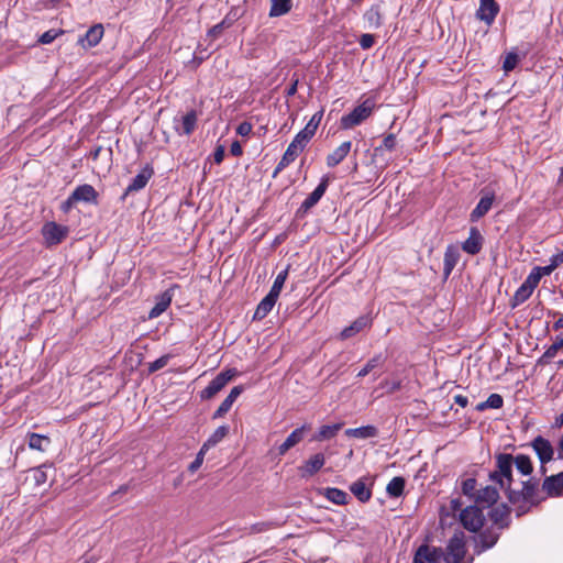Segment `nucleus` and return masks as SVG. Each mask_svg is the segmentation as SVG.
Listing matches in <instances>:
<instances>
[{"mask_svg":"<svg viewBox=\"0 0 563 563\" xmlns=\"http://www.w3.org/2000/svg\"><path fill=\"white\" fill-rule=\"evenodd\" d=\"M495 470L488 475L489 481L504 489L510 504L516 507L517 517L526 515L532 506L542 501L540 498L539 479L531 477L522 481L519 487L514 486V455L497 453L494 456Z\"/></svg>","mask_w":563,"mask_h":563,"instance_id":"obj_1","label":"nucleus"},{"mask_svg":"<svg viewBox=\"0 0 563 563\" xmlns=\"http://www.w3.org/2000/svg\"><path fill=\"white\" fill-rule=\"evenodd\" d=\"M375 101L367 98L361 104L356 106L351 112L341 118V126L343 129H352L366 120L375 109Z\"/></svg>","mask_w":563,"mask_h":563,"instance_id":"obj_2","label":"nucleus"},{"mask_svg":"<svg viewBox=\"0 0 563 563\" xmlns=\"http://www.w3.org/2000/svg\"><path fill=\"white\" fill-rule=\"evenodd\" d=\"M466 554L465 536L462 531L455 532L449 540L444 561L446 563H461Z\"/></svg>","mask_w":563,"mask_h":563,"instance_id":"obj_3","label":"nucleus"},{"mask_svg":"<svg viewBox=\"0 0 563 563\" xmlns=\"http://www.w3.org/2000/svg\"><path fill=\"white\" fill-rule=\"evenodd\" d=\"M395 146V143H380L378 146L373 148L371 152L369 143H363L364 151L366 152V156L364 163L367 165H374L377 168H383L389 157H386V153H390Z\"/></svg>","mask_w":563,"mask_h":563,"instance_id":"obj_4","label":"nucleus"},{"mask_svg":"<svg viewBox=\"0 0 563 563\" xmlns=\"http://www.w3.org/2000/svg\"><path fill=\"white\" fill-rule=\"evenodd\" d=\"M460 521L466 530L477 532L484 526L485 517L479 507L468 506L461 511Z\"/></svg>","mask_w":563,"mask_h":563,"instance_id":"obj_5","label":"nucleus"},{"mask_svg":"<svg viewBox=\"0 0 563 563\" xmlns=\"http://www.w3.org/2000/svg\"><path fill=\"white\" fill-rule=\"evenodd\" d=\"M236 375V369L230 368L219 373L209 385L200 391L201 399L213 398Z\"/></svg>","mask_w":563,"mask_h":563,"instance_id":"obj_6","label":"nucleus"},{"mask_svg":"<svg viewBox=\"0 0 563 563\" xmlns=\"http://www.w3.org/2000/svg\"><path fill=\"white\" fill-rule=\"evenodd\" d=\"M69 229L56 222H47L42 229V234L48 245L62 243L68 235Z\"/></svg>","mask_w":563,"mask_h":563,"instance_id":"obj_7","label":"nucleus"},{"mask_svg":"<svg viewBox=\"0 0 563 563\" xmlns=\"http://www.w3.org/2000/svg\"><path fill=\"white\" fill-rule=\"evenodd\" d=\"M179 288L178 285L174 284L164 292L155 297V306L148 312V319H155L159 317L170 306L175 290Z\"/></svg>","mask_w":563,"mask_h":563,"instance_id":"obj_8","label":"nucleus"},{"mask_svg":"<svg viewBox=\"0 0 563 563\" xmlns=\"http://www.w3.org/2000/svg\"><path fill=\"white\" fill-rule=\"evenodd\" d=\"M443 555L444 551L441 548L422 544L416 551L413 563H437L444 558Z\"/></svg>","mask_w":563,"mask_h":563,"instance_id":"obj_9","label":"nucleus"},{"mask_svg":"<svg viewBox=\"0 0 563 563\" xmlns=\"http://www.w3.org/2000/svg\"><path fill=\"white\" fill-rule=\"evenodd\" d=\"M542 492L545 493V497H561L563 496V472L547 476L542 483Z\"/></svg>","mask_w":563,"mask_h":563,"instance_id":"obj_10","label":"nucleus"},{"mask_svg":"<svg viewBox=\"0 0 563 563\" xmlns=\"http://www.w3.org/2000/svg\"><path fill=\"white\" fill-rule=\"evenodd\" d=\"M499 12V4L496 0H479V8L476 11V18L492 25Z\"/></svg>","mask_w":563,"mask_h":563,"instance_id":"obj_11","label":"nucleus"},{"mask_svg":"<svg viewBox=\"0 0 563 563\" xmlns=\"http://www.w3.org/2000/svg\"><path fill=\"white\" fill-rule=\"evenodd\" d=\"M153 175H154L153 167L150 164H146L142 168V170L132 179L130 185L126 187V189L123 194V199L128 195L143 189L147 185L148 180L152 178Z\"/></svg>","mask_w":563,"mask_h":563,"instance_id":"obj_12","label":"nucleus"},{"mask_svg":"<svg viewBox=\"0 0 563 563\" xmlns=\"http://www.w3.org/2000/svg\"><path fill=\"white\" fill-rule=\"evenodd\" d=\"M531 446L533 448L538 459L541 464H547L553 459L554 449L549 440L544 439L541 435H538L531 442Z\"/></svg>","mask_w":563,"mask_h":563,"instance_id":"obj_13","label":"nucleus"},{"mask_svg":"<svg viewBox=\"0 0 563 563\" xmlns=\"http://www.w3.org/2000/svg\"><path fill=\"white\" fill-rule=\"evenodd\" d=\"M498 485H487L477 490L475 501L482 507H490L499 499Z\"/></svg>","mask_w":563,"mask_h":563,"instance_id":"obj_14","label":"nucleus"},{"mask_svg":"<svg viewBox=\"0 0 563 563\" xmlns=\"http://www.w3.org/2000/svg\"><path fill=\"white\" fill-rule=\"evenodd\" d=\"M325 463V457L322 453H316L310 456L300 467L299 472L301 477H311L319 472Z\"/></svg>","mask_w":563,"mask_h":563,"instance_id":"obj_15","label":"nucleus"},{"mask_svg":"<svg viewBox=\"0 0 563 563\" xmlns=\"http://www.w3.org/2000/svg\"><path fill=\"white\" fill-rule=\"evenodd\" d=\"M303 150L302 143H289L288 148L284 153L282 159L275 167L272 177L276 178L277 175L295 161L298 154Z\"/></svg>","mask_w":563,"mask_h":563,"instance_id":"obj_16","label":"nucleus"},{"mask_svg":"<svg viewBox=\"0 0 563 563\" xmlns=\"http://www.w3.org/2000/svg\"><path fill=\"white\" fill-rule=\"evenodd\" d=\"M311 429L310 424H303L295 429L287 439L278 446V455H284L288 450L302 441L307 431Z\"/></svg>","mask_w":563,"mask_h":563,"instance_id":"obj_17","label":"nucleus"},{"mask_svg":"<svg viewBox=\"0 0 563 563\" xmlns=\"http://www.w3.org/2000/svg\"><path fill=\"white\" fill-rule=\"evenodd\" d=\"M484 238L481 234L479 230L475 227L471 228L470 236L462 244V250L470 255H476L481 252L483 247Z\"/></svg>","mask_w":563,"mask_h":563,"instance_id":"obj_18","label":"nucleus"},{"mask_svg":"<svg viewBox=\"0 0 563 563\" xmlns=\"http://www.w3.org/2000/svg\"><path fill=\"white\" fill-rule=\"evenodd\" d=\"M494 199V192L485 190V195L479 199L477 206L471 212V221L475 222L484 217L490 210Z\"/></svg>","mask_w":563,"mask_h":563,"instance_id":"obj_19","label":"nucleus"},{"mask_svg":"<svg viewBox=\"0 0 563 563\" xmlns=\"http://www.w3.org/2000/svg\"><path fill=\"white\" fill-rule=\"evenodd\" d=\"M328 185H329V178L323 177L321 179L320 184L316 187V189L303 200L300 209H302L303 211H308L309 209L314 207L319 202V200L322 198V196L324 195V192L328 188Z\"/></svg>","mask_w":563,"mask_h":563,"instance_id":"obj_20","label":"nucleus"},{"mask_svg":"<svg viewBox=\"0 0 563 563\" xmlns=\"http://www.w3.org/2000/svg\"><path fill=\"white\" fill-rule=\"evenodd\" d=\"M323 111H319L312 115L306 126L297 133L294 141H309L314 134L322 119Z\"/></svg>","mask_w":563,"mask_h":563,"instance_id":"obj_21","label":"nucleus"},{"mask_svg":"<svg viewBox=\"0 0 563 563\" xmlns=\"http://www.w3.org/2000/svg\"><path fill=\"white\" fill-rule=\"evenodd\" d=\"M510 509L507 505L501 504L493 508L489 512L492 521L499 527V529L507 528L510 522Z\"/></svg>","mask_w":563,"mask_h":563,"instance_id":"obj_22","label":"nucleus"},{"mask_svg":"<svg viewBox=\"0 0 563 563\" xmlns=\"http://www.w3.org/2000/svg\"><path fill=\"white\" fill-rule=\"evenodd\" d=\"M243 386H234L225 399L220 404L219 408L213 413V419L224 416L232 407L236 398L242 394Z\"/></svg>","mask_w":563,"mask_h":563,"instance_id":"obj_23","label":"nucleus"},{"mask_svg":"<svg viewBox=\"0 0 563 563\" xmlns=\"http://www.w3.org/2000/svg\"><path fill=\"white\" fill-rule=\"evenodd\" d=\"M371 320L366 316H361L356 320H354L349 327L344 328L340 336L342 340L350 339L364 330L365 328L369 327Z\"/></svg>","mask_w":563,"mask_h":563,"instance_id":"obj_24","label":"nucleus"},{"mask_svg":"<svg viewBox=\"0 0 563 563\" xmlns=\"http://www.w3.org/2000/svg\"><path fill=\"white\" fill-rule=\"evenodd\" d=\"M71 199L77 202H96L97 191L91 185H80L71 192Z\"/></svg>","mask_w":563,"mask_h":563,"instance_id":"obj_25","label":"nucleus"},{"mask_svg":"<svg viewBox=\"0 0 563 563\" xmlns=\"http://www.w3.org/2000/svg\"><path fill=\"white\" fill-rule=\"evenodd\" d=\"M102 36H103L102 24H95L86 32L84 37L79 38V43H81L84 46H86L85 43H87L88 47H93L99 44Z\"/></svg>","mask_w":563,"mask_h":563,"instance_id":"obj_26","label":"nucleus"},{"mask_svg":"<svg viewBox=\"0 0 563 563\" xmlns=\"http://www.w3.org/2000/svg\"><path fill=\"white\" fill-rule=\"evenodd\" d=\"M343 423H334V424H327L322 426L319 431L313 434L311 438V441H325L333 439L338 432L342 429Z\"/></svg>","mask_w":563,"mask_h":563,"instance_id":"obj_27","label":"nucleus"},{"mask_svg":"<svg viewBox=\"0 0 563 563\" xmlns=\"http://www.w3.org/2000/svg\"><path fill=\"white\" fill-rule=\"evenodd\" d=\"M277 299H278L277 297H275L271 294H267L258 303V306L255 310V313H254V319H256V320L264 319L272 311Z\"/></svg>","mask_w":563,"mask_h":563,"instance_id":"obj_28","label":"nucleus"},{"mask_svg":"<svg viewBox=\"0 0 563 563\" xmlns=\"http://www.w3.org/2000/svg\"><path fill=\"white\" fill-rule=\"evenodd\" d=\"M460 260L459 250L452 245L448 246L444 253L443 272L449 276Z\"/></svg>","mask_w":563,"mask_h":563,"instance_id":"obj_29","label":"nucleus"},{"mask_svg":"<svg viewBox=\"0 0 563 563\" xmlns=\"http://www.w3.org/2000/svg\"><path fill=\"white\" fill-rule=\"evenodd\" d=\"M345 435L349 438L368 439L378 435V430L374 426H363L353 429H346Z\"/></svg>","mask_w":563,"mask_h":563,"instance_id":"obj_30","label":"nucleus"},{"mask_svg":"<svg viewBox=\"0 0 563 563\" xmlns=\"http://www.w3.org/2000/svg\"><path fill=\"white\" fill-rule=\"evenodd\" d=\"M197 114L196 111L191 110L181 117L180 123L176 125V129L180 131V134L189 135L196 128Z\"/></svg>","mask_w":563,"mask_h":563,"instance_id":"obj_31","label":"nucleus"},{"mask_svg":"<svg viewBox=\"0 0 563 563\" xmlns=\"http://www.w3.org/2000/svg\"><path fill=\"white\" fill-rule=\"evenodd\" d=\"M351 150V143H341V145L327 157L329 167H334L340 164Z\"/></svg>","mask_w":563,"mask_h":563,"instance_id":"obj_32","label":"nucleus"},{"mask_svg":"<svg viewBox=\"0 0 563 563\" xmlns=\"http://www.w3.org/2000/svg\"><path fill=\"white\" fill-rule=\"evenodd\" d=\"M352 494L361 501L366 503L372 497L371 489L366 486L363 479H358L353 483L350 487Z\"/></svg>","mask_w":563,"mask_h":563,"instance_id":"obj_33","label":"nucleus"},{"mask_svg":"<svg viewBox=\"0 0 563 563\" xmlns=\"http://www.w3.org/2000/svg\"><path fill=\"white\" fill-rule=\"evenodd\" d=\"M478 539V552H482L493 548L497 543L499 533L487 529L479 534Z\"/></svg>","mask_w":563,"mask_h":563,"instance_id":"obj_34","label":"nucleus"},{"mask_svg":"<svg viewBox=\"0 0 563 563\" xmlns=\"http://www.w3.org/2000/svg\"><path fill=\"white\" fill-rule=\"evenodd\" d=\"M514 466H516L517 471L523 476L530 475L533 471L531 459L526 454L514 456Z\"/></svg>","mask_w":563,"mask_h":563,"instance_id":"obj_35","label":"nucleus"},{"mask_svg":"<svg viewBox=\"0 0 563 563\" xmlns=\"http://www.w3.org/2000/svg\"><path fill=\"white\" fill-rule=\"evenodd\" d=\"M563 347V334L556 335L554 342L545 350L539 360V363H548L551 358L555 357L558 352Z\"/></svg>","mask_w":563,"mask_h":563,"instance_id":"obj_36","label":"nucleus"},{"mask_svg":"<svg viewBox=\"0 0 563 563\" xmlns=\"http://www.w3.org/2000/svg\"><path fill=\"white\" fill-rule=\"evenodd\" d=\"M323 495L335 505H345L349 498L345 492L334 487L324 488Z\"/></svg>","mask_w":563,"mask_h":563,"instance_id":"obj_37","label":"nucleus"},{"mask_svg":"<svg viewBox=\"0 0 563 563\" xmlns=\"http://www.w3.org/2000/svg\"><path fill=\"white\" fill-rule=\"evenodd\" d=\"M228 433H229L228 426L218 427L214 430V432L209 437V439L202 444L203 449L209 450L211 446L217 445L219 442H221L227 437Z\"/></svg>","mask_w":563,"mask_h":563,"instance_id":"obj_38","label":"nucleus"},{"mask_svg":"<svg viewBox=\"0 0 563 563\" xmlns=\"http://www.w3.org/2000/svg\"><path fill=\"white\" fill-rule=\"evenodd\" d=\"M369 27H379L382 24V15L379 5H372L363 15Z\"/></svg>","mask_w":563,"mask_h":563,"instance_id":"obj_39","label":"nucleus"},{"mask_svg":"<svg viewBox=\"0 0 563 563\" xmlns=\"http://www.w3.org/2000/svg\"><path fill=\"white\" fill-rule=\"evenodd\" d=\"M291 9V0H272L269 16H280Z\"/></svg>","mask_w":563,"mask_h":563,"instance_id":"obj_40","label":"nucleus"},{"mask_svg":"<svg viewBox=\"0 0 563 563\" xmlns=\"http://www.w3.org/2000/svg\"><path fill=\"white\" fill-rule=\"evenodd\" d=\"M405 478L397 476L394 477L387 485L386 492L390 497H399L402 495L405 489Z\"/></svg>","mask_w":563,"mask_h":563,"instance_id":"obj_41","label":"nucleus"},{"mask_svg":"<svg viewBox=\"0 0 563 563\" xmlns=\"http://www.w3.org/2000/svg\"><path fill=\"white\" fill-rule=\"evenodd\" d=\"M49 439L45 435L38 433H31L29 435V446L32 450L45 451L46 446L49 444Z\"/></svg>","mask_w":563,"mask_h":563,"instance_id":"obj_42","label":"nucleus"},{"mask_svg":"<svg viewBox=\"0 0 563 563\" xmlns=\"http://www.w3.org/2000/svg\"><path fill=\"white\" fill-rule=\"evenodd\" d=\"M532 292L533 290L522 283L511 299V307H517L523 303L532 295Z\"/></svg>","mask_w":563,"mask_h":563,"instance_id":"obj_43","label":"nucleus"},{"mask_svg":"<svg viewBox=\"0 0 563 563\" xmlns=\"http://www.w3.org/2000/svg\"><path fill=\"white\" fill-rule=\"evenodd\" d=\"M288 269H289V266L278 273L268 294H271L277 298L279 297V294L284 287L287 276H288Z\"/></svg>","mask_w":563,"mask_h":563,"instance_id":"obj_44","label":"nucleus"},{"mask_svg":"<svg viewBox=\"0 0 563 563\" xmlns=\"http://www.w3.org/2000/svg\"><path fill=\"white\" fill-rule=\"evenodd\" d=\"M273 528H275L274 522L262 521V522H256L254 525H251L249 528H245V530H247V532H246L247 534H257V533L266 532Z\"/></svg>","mask_w":563,"mask_h":563,"instance_id":"obj_45","label":"nucleus"},{"mask_svg":"<svg viewBox=\"0 0 563 563\" xmlns=\"http://www.w3.org/2000/svg\"><path fill=\"white\" fill-rule=\"evenodd\" d=\"M382 363V355H376L368 360L365 366L357 373V377H365L369 374L374 368H376Z\"/></svg>","mask_w":563,"mask_h":563,"instance_id":"obj_46","label":"nucleus"},{"mask_svg":"<svg viewBox=\"0 0 563 563\" xmlns=\"http://www.w3.org/2000/svg\"><path fill=\"white\" fill-rule=\"evenodd\" d=\"M170 357L172 356L169 354H165V355L161 356L159 358L155 360L154 362L148 363V367H147L148 373H155V372L164 368L168 364Z\"/></svg>","mask_w":563,"mask_h":563,"instance_id":"obj_47","label":"nucleus"},{"mask_svg":"<svg viewBox=\"0 0 563 563\" xmlns=\"http://www.w3.org/2000/svg\"><path fill=\"white\" fill-rule=\"evenodd\" d=\"M477 482L475 478H467L462 483V492L465 496L474 497L478 489H476Z\"/></svg>","mask_w":563,"mask_h":563,"instance_id":"obj_48","label":"nucleus"},{"mask_svg":"<svg viewBox=\"0 0 563 563\" xmlns=\"http://www.w3.org/2000/svg\"><path fill=\"white\" fill-rule=\"evenodd\" d=\"M519 63V55L515 52H510L506 55L503 68L505 71H510L516 68Z\"/></svg>","mask_w":563,"mask_h":563,"instance_id":"obj_49","label":"nucleus"},{"mask_svg":"<svg viewBox=\"0 0 563 563\" xmlns=\"http://www.w3.org/2000/svg\"><path fill=\"white\" fill-rule=\"evenodd\" d=\"M62 34H64V30L51 29L40 36L38 42L41 44H49Z\"/></svg>","mask_w":563,"mask_h":563,"instance_id":"obj_50","label":"nucleus"},{"mask_svg":"<svg viewBox=\"0 0 563 563\" xmlns=\"http://www.w3.org/2000/svg\"><path fill=\"white\" fill-rule=\"evenodd\" d=\"M207 451V449L201 446L200 451L196 455V459L188 466L189 472L195 473L201 466Z\"/></svg>","mask_w":563,"mask_h":563,"instance_id":"obj_51","label":"nucleus"},{"mask_svg":"<svg viewBox=\"0 0 563 563\" xmlns=\"http://www.w3.org/2000/svg\"><path fill=\"white\" fill-rule=\"evenodd\" d=\"M486 405L492 409H499L504 405V399L499 394H490L486 399Z\"/></svg>","mask_w":563,"mask_h":563,"instance_id":"obj_52","label":"nucleus"},{"mask_svg":"<svg viewBox=\"0 0 563 563\" xmlns=\"http://www.w3.org/2000/svg\"><path fill=\"white\" fill-rule=\"evenodd\" d=\"M541 279V274L534 272L533 269L528 275L526 280L523 282L525 285H527L529 288L534 290V288L538 286L539 282Z\"/></svg>","mask_w":563,"mask_h":563,"instance_id":"obj_53","label":"nucleus"},{"mask_svg":"<svg viewBox=\"0 0 563 563\" xmlns=\"http://www.w3.org/2000/svg\"><path fill=\"white\" fill-rule=\"evenodd\" d=\"M358 43L363 49H368L374 45L375 37L373 34L365 33L361 35Z\"/></svg>","mask_w":563,"mask_h":563,"instance_id":"obj_54","label":"nucleus"},{"mask_svg":"<svg viewBox=\"0 0 563 563\" xmlns=\"http://www.w3.org/2000/svg\"><path fill=\"white\" fill-rule=\"evenodd\" d=\"M33 478L36 485H42L47 481L46 473L41 468H33Z\"/></svg>","mask_w":563,"mask_h":563,"instance_id":"obj_55","label":"nucleus"},{"mask_svg":"<svg viewBox=\"0 0 563 563\" xmlns=\"http://www.w3.org/2000/svg\"><path fill=\"white\" fill-rule=\"evenodd\" d=\"M251 131H252V125H251V123H249L246 121L240 123L236 128V134L240 136H243V137L249 136Z\"/></svg>","mask_w":563,"mask_h":563,"instance_id":"obj_56","label":"nucleus"},{"mask_svg":"<svg viewBox=\"0 0 563 563\" xmlns=\"http://www.w3.org/2000/svg\"><path fill=\"white\" fill-rule=\"evenodd\" d=\"M561 264H563V250L558 253V254H554L551 258H550V267L552 268V271L554 272V269L556 267H559Z\"/></svg>","mask_w":563,"mask_h":563,"instance_id":"obj_57","label":"nucleus"},{"mask_svg":"<svg viewBox=\"0 0 563 563\" xmlns=\"http://www.w3.org/2000/svg\"><path fill=\"white\" fill-rule=\"evenodd\" d=\"M225 147L223 145H219L213 153V161L217 164H221L224 158Z\"/></svg>","mask_w":563,"mask_h":563,"instance_id":"obj_58","label":"nucleus"},{"mask_svg":"<svg viewBox=\"0 0 563 563\" xmlns=\"http://www.w3.org/2000/svg\"><path fill=\"white\" fill-rule=\"evenodd\" d=\"M223 30V23H218L209 30L208 35L211 37H218Z\"/></svg>","mask_w":563,"mask_h":563,"instance_id":"obj_59","label":"nucleus"},{"mask_svg":"<svg viewBox=\"0 0 563 563\" xmlns=\"http://www.w3.org/2000/svg\"><path fill=\"white\" fill-rule=\"evenodd\" d=\"M534 272L541 274V278L543 276H549L553 273L552 268L550 267V265H547V266H537L533 268Z\"/></svg>","mask_w":563,"mask_h":563,"instance_id":"obj_60","label":"nucleus"},{"mask_svg":"<svg viewBox=\"0 0 563 563\" xmlns=\"http://www.w3.org/2000/svg\"><path fill=\"white\" fill-rule=\"evenodd\" d=\"M75 203H77V201H76V200H73V199H71V195H70V196H69V197H68V198H67V199L62 203L60 209H62L64 212H66V213H67V212L73 208V206H74Z\"/></svg>","mask_w":563,"mask_h":563,"instance_id":"obj_61","label":"nucleus"},{"mask_svg":"<svg viewBox=\"0 0 563 563\" xmlns=\"http://www.w3.org/2000/svg\"><path fill=\"white\" fill-rule=\"evenodd\" d=\"M298 78L291 79V84L286 89V96L291 97L297 92Z\"/></svg>","mask_w":563,"mask_h":563,"instance_id":"obj_62","label":"nucleus"},{"mask_svg":"<svg viewBox=\"0 0 563 563\" xmlns=\"http://www.w3.org/2000/svg\"><path fill=\"white\" fill-rule=\"evenodd\" d=\"M230 152L233 156H241L243 154L242 143H231Z\"/></svg>","mask_w":563,"mask_h":563,"instance_id":"obj_63","label":"nucleus"},{"mask_svg":"<svg viewBox=\"0 0 563 563\" xmlns=\"http://www.w3.org/2000/svg\"><path fill=\"white\" fill-rule=\"evenodd\" d=\"M453 399H454V402L456 405L461 406L462 408L466 407L468 404L467 397L463 396V395H455Z\"/></svg>","mask_w":563,"mask_h":563,"instance_id":"obj_64","label":"nucleus"}]
</instances>
